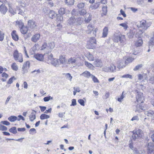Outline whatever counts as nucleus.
Listing matches in <instances>:
<instances>
[{"label":"nucleus","instance_id":"nucleus-1","mask_svg":"<svg viewBox=\"0 0 154 154\" xmlns=\"http://www.w3.org/2000/svg\"><path fill=\"white\" fill-rule=\"evenodd\" d=\"M132 138L134 140H137L140 139L143 136V133L142 130L138 129L136 131H134L133 132Z\"/></svg>","mask_w":154,"mask_h":154},{"label":"nucleus","instance_id":"nucleus-2","mask_svg":"<svg viewBox=\"0 0 154 154\" xmlns=\"http://www.w3.org/2000/svg\"><path fill=\"white\" fill-rule=\"evenodd\" d=\"M13 55L14 59L16 61L20 63L23 62V55L21 53H19L17 50L14 51Z\"/></svg>","mask_w":154,"mask_h":154},{"label":"nucleus","instance_id":"nucleus-3","mask_svg":"<svg viewBox=\"0 0 154 154\" xmlns=\"http://www.w3.org/2000/svg\"><path fill=\"white\" fill-rule=\"evenodd\" d=\"M137 26L138 28H141L143 30L145 31L150 26V24L146 22V20H142L140 21L139 23L137 24Z\"/></svg>","mask_w":154,"mask_h":154},{"label":"nucleus","instance_id":"nucleus-4","mask_svg":"<svg viewBox=\"0 0 154 154\" xmlns=\"http://www.w3.org/2000/svg\"><path fill=\"white\" fill-rule=\"evenodd\" d=\"M82 21L80 18L75 19L74 17H72L68 20V23L71 25H73L75 23L76 25H80Z\"/></svg>","mask_w":154,"mask_h":154},{"label":"nucleus","instance_id":"nucleus-5","mask_svg":"<svg viewBox=\"0 0 154 154\" xmlns=\"http://www.w3.org/2000/svg\"><path fill=\"white\" fill-rule=\"evenodd\" d=\"M95 37L93 36L87 42V47L89 49H93L95 46L96 44Z\"/></svg>","mask_w":154,"mask_h":154},{"label":"nucleus","instance_id":"nucleus-6","mask_svg":"<svg viewBox=\"0 0 154 154\" xmlns=\"http://www.w3.org/2000/svg\"><path fill=\"white\" fill-rule=\"evenodd\" d=\"M88 29L86 30L87 33L90 34L92 32L93 34L92 36L93 37H96V33L97 31L96 29L94 28V25L91 24H89L87 27Z\"/></svg>","mask_w":154,"mask_h":154},{"label":"nucleus","instance_id":"nucleus-7","mask_svg":"<svg viewBox=\"0 0 154 154\" xmlns=\"http://www.w3.org/2000/svg\"><path fill=\"white\" fill-rule=\"evenodd\" d=\"M148 154H154V145L151 143H149L148 145Z\"/></svg>","mask_w":154,"mask_h":154},{"label":"nucleus","instance_id":"nucleus-8","mask_svg":"<svg viewBox=\"0 0 154 154\" xmlns=\"http://www.w3.org/2000/svg\"><path fill=\"white\" fill-rule=\"evenodd\" d=\"M136 98L138 103H143L144 97L143 96V94L141 92H137V94L136 96Z\"/></svg>","mask_w":154,"mask_h":154},{"label":"nucleus","instance_id":"nucleus-9","mask_svg":"<svg viewBox=\"0 0 154 154\" xmlns=\"http://www.w3.org/2000/svg\"><path fill=\"white\" fill-rule=\"evenodd\" d=\"M36 26L35 22L32 20H29L28 22V27L31 29H34Z\"/></svg>","mask_w":154,"mask_h":154},{"label":"nucleus","instance_id":"nucleus-10","mask_svg":"<svg viewBox=\"0 0 154 154\" xmlns=\"http://www.w3.org/2000/svg\"><path fill=\"white\" fill-rule=\"evenodd\" d=\"M8 9L5 6V4H2L0 6V11L3 14H5L7 12Z\"/></svg>","mask_w":154,"mask_h":154},{"label":"nucleus","instance_id":"nucleus-11","mask_svg":"<svg viewBox=\"0 0 154 154\" xmlns=\"http://www.w3.org/2000/svg\"><path fill=\"white\" fill-rule=\"evenodd\" d=\"M44 55L42 54H34L33 57L37 60L43 61H44Z\"/></svg>","mask_w":154,"mask_h":154},{"label":"nucleus","instance_id":"nucleus-12","mask_svg":"<svg viewBox=\"0 0 154 154\" xmlns=\"http://www.w3.org/2000/svg\"><path fill=\"white\" fill-rule=\"evenodd\" d=\"M126 63L123 60H120L118 61L117 63V68L119 70L120 69H122L125 67V64Z\"/></svg>","mask_w":154,"mask_h":154},{"label":"nucleus","instance_id":"nucleus-13","mask_svg":"<svg viewBox=\"0 0 154 154\" xmlns=\"http://www.w3.org/2000/svg\"><path fill=\"white\" fill-rule=\"evenodd\" d=\"M36 111L35 110H32V111L29 116V119L31 122H32L36 118Z\"/></svg>","mask_w":154,"mask_h":154},{"label":"nucleus","instance_id":"nucleus-14","mask_svg":"<svg viewBox=\"0 0 154 154\" xmlns=\"http://www.w3.org/2000/svg\"><path fill=\"white\" fill-rule=\"evenodd\" d=\"M12 38L15 41H17L19 39V37L16 33L15 30H13L11 33Z\"/></svg>","mask_w":154,"mask_h":154},{"label":"nucleus","instance_id":"nucleus-15","mask_svg":"<svg viewBox=\"0 0 154 154\" xmlns=\"http://www.w3.org/2000/svg\"><path fill=\"white\" fill-rule=\"evenodd\" d=\"M108 33V28L107 26L105 27L103 29L102 37L105 38L107 37Z\"/></svg>","mask_w":154,"mask_h":154},{"label":"nucleus","instance_id":"nucleus-16","mask_svg":"<svg viewBox=\"0 0 154 154\" xmlns=\"http://www.w3.org/2000/svg\"><path fill=\"white\" fill-rule=\"evenodd\" d=\"M76 61V58L75 57H72L69 58L67 61L68 64H73L75 63Z\"/></svg>","mask_w":154,"mask_h":154},{"label":"nucleus","instance_id":"nucleus-17","mask_svg":"<svg viewBox=\"0 0 154 154\" xmlns=\"http://www.w3.org/2000/svg\"><path fill=\"white\" fill-rule=\"evenodd\" d=\"M48 52H50L51 51V49L54 48L55 46L54 42H50L47 44Z\"/></svg>","mask_w":154,"mask_h":154},{"label":"nucleus","instance_id":"nucleus-18","mask_svg":"<svg viewBox=\"0 0 154 154\" xmlns=\"http://www.w3.org/2000/svg\"><path fill=\"white\" fill-rule=\"evenodd\" d=\"M40 36L39 34H36L32 36L31 38V40L34 42H36L39 39Z\"/></svg>","mask_w":154,"mask_h":154},{"label":"nucleus","instance_id":"nucleus-19","mask_svg":"<svg viewBox=\"0 0 154 154\" xmlns=\"http://www.w3.org/2000/svg\"><path fill=\"white\" fill-rule=\"evenodd\" d=\"M92 75V74H91L89 72L87 71H85L82 74H80L81 76H83L85 77H86L88 78L91 77Z\"/></svg>","mask_w":154,"mask_h":154},{"label":"nucleus","instance_id":"nucleus-20","mask_svg":"<svg viewBox=\"0 0 154 154\" xmlns=\"http://www.w3.org/2000/svg\"><path fill=\"white\" fill-rule=\"evenodd\" d=\"M100 5V2H97L94 5H91L89 7V9L91 10L96 9L99 7Z\"/></svg>","mask_w":154,"mask_h":154},{"label":"nucleus","instance_id":"nucleus-21","mask_svg":"<svg viewBox=\"0 0 154 154\" xmlns=\"http://www.w3.org/2000/svg\"><path fill=\"white\" fill-rule=\"evenodd\" d=\"M94 65L96 67H100L102 66V63L100 60L96 59L95 61Z\"/></svg>","mask_w":154,"mask_h":154},{"label":"nucleus","instance_id":"nucleus-22","mask_svg":"<svg viewBox=\"0 0 154 154\" xmlns=\"http://www.w3.org/2000/svg\"><path fill=\"white\" fill-rule=\"evenodd\" d=\"M50 63L55 66H58L59 65V62L58 59L54 58L51 62Z\"/></svg>","mask_w":154,"mask_h":154},{"label":"nucleus","instance_id":"nucleus-23","mask_svg":"<svg viewBox=\"0 0 154 154\" xmlns=\"http://www.w3.org/2000/svg\"><path fill=\"white\" fill-rule=\"evenodd\" d=\"M59 60L60 63L61 64H65L66 61L65 57L62 55L60 56Z\"/></svg>","mask_w":154,"mask_h":154},{"label":"nucleus","instance_id":"nucleus-24","mask_svg":"<svg viewBox=\"0 0 154 154\" xmlns=\"http://www.w3.org/2000/svg\"><path fill=\"white\" fill-rule=\"evenodd\" d=\"M75 0H65V3L69 6H71L74 3Z\"/></svg>","mask_w":154,"mask_h":154},{"label":"nucleus","instance_id":"nucleus-25","mask_svg":"<svg viewBox=\"0 0 154 154\" xmlns=\"http://www.w3.org/2000/svg\"><path fill=\"white\" fill-rule=\"evenodd\" d=\"M145 114L149 116L152 117L154 114V112L152 110H149L145 111Z\"/></svg>","mask_w":154,"mask_h":154},{"label":"nucleus","instance_id":"nucleus-26","mask_svg":"<svg viewBox=\"0 0 154 154\" xmlns=\"http://www.w3.org/2000/svg\"><path fill=\"white\" fill-rule=\"evenodd\" d=\"M28 28V27L23 26L20 28V31L22 34H25L27 32Z\"/></svg>","mask_w":154,"mask_h":154},{"label":"nucleus","instance_id":"nucleus-27","mask_svg":"<svg viewBox=\"0 0 154 154\" xmlns=\"http://www.w3.org/2000/svg\"><path fill=\"white\" fill-rule=\"evenodd\" d=\"M109 69L110 72H114L116 71V67L113 64H111Z\"/></svg>","mask_w":154,"mask_h":154},{"label":"nucleus","instance_id":"nucleus-28","mask_svg":"<svg viewBox=\"0 0 154 154\" xmlns=\"http://www.w3.org/2000/svg\"><path fill=\"white\" fill-rule=\"evenodd\" d=\"M16 26H18L20 28L24 26L23 23L21 20L17 21L16 22Z\"/></svg>","mask_w":154,"mask_h":154},{"label":"nucleus","instance_id":"nucleus-29","mask_svg":"<svg viewBox=\"0 0 154 154\" xmlns=\"http://www.w3.org/2000/svg\"><path fill=\"white\" fill-rule=\"evenodd\" d=\"M47 48H48L47 43H45L42 46L41 50H45V51L47 53H48L49 52H48V50Z\"/></svg>","mask_w":154,"mask_h":154},{"label":"nucleus","instance_id":"nucleus-30","mask_svg":"<svg viewBox=\"0 0 154 154\" xmlns=\"http://www.w3.org/2000/svg\"><path fill=\"white\" fill-rule=\"evenodd\" d=\"M56 15L57 14L53 11H51L49 14V17L51 19H53L55 17Z\"/></svg>","mask_w":154,"mask_h":154},{"label":"nucleus","instance_id":"nucleus-31","mask_svg":"<svg viewBox=\"0 0 154 154\" xmlns=\"http://www.w3.org/2000/svg\"><path fill=\"white\" fill-rule=\"evenodd\" d=\"M58 12L60 15L65 14L66 13V9L63 8H61L59 9Z\"/></svg>","mask_w":154,"mask_h":154},{"label":"nucleus","instance_id":"nucleus-32","mask_svg":"<svg viewBox=\"0 0 154 154\" xmlns=\"http://www.w3.org/2000/svg\"><path fill=\"white\" fill-rule=\"evenodd\" d=\"M119 41L121 43H123L125 41V35H119Z\"/></svg>","mask_w":154,"mask_h":154},{"label":"nucleus","instance_id":"nucleus-33","mask_svg":"<svg viewBox=\"0 0 154 154\" xmlns=\"http://www.w3.org/2000/svg\"><path fill=\"white\" fill-rule=\"evenodd\" d=\"M119 41L121 43H123L125 41V35H119Z\"/></svg>","mask_w":154,"mask_h":154},{"label":"nucleus","instance_id":"nucleus-34","mask_svg":"<svg viewBox=\"0 0 154 154\" xmlns=\"http://www.w3.org/2000/svg\"><path fill=\"white\" fill-rule=\"evenodd\" d=\"M17 117L15 116H12L8 118V119L11 122H14L17 120Z\"/></svg>","mask_w":154,"mask_h":154},{"label":"nucleus","instance_id":"nucleus-35","mask_svg":"<svg viewBox=\"0 0 154 154\" xmlns=\"http://www.w3.org/2000/svg\"><path fill=\"white\" fill-rule=\"evenodd\" d=\"M144 31L143 30H139L135 35L136 37L137 38H141L142 34L144 32Z\"/></svg>","mask_w":154,"mask_h":154},{"label":"nucleus","instance_id":"nucleus-36","mask_svg":"<svg viewBox=\"0 0 154 154\" xmlns=\"http://www.w3.org/2000/svg\"><path fill=\"white\" fill-rule=\"evenodd\" d=\"M9 131L14 134H16L17 133L16 128L15 127H12L9 130Z\"/></svg>","mask_w":154,"mask_h":154},{"label":"nucleus","instance_id":"nucleus-37","mask_svg":"<svg viewBox=\"0 0 154 154\" xmlns=\"http://www.w3.org/2000/svg\"><path fill=\"white\" fill-rule=\"evenodd\" d=\"M50 116L45 114H42L40 116V118L42 120L46 119L49 118Z\"/></svg>","mask_w":154,"mask_h":154},{"label":"nucleus","instance_id":"nucleus-38","mask_svg":"<svg viewBox=\"0 0 154 154\" xmlns=\"http://www.w3.org/2000/svg\"><path fill=\"white\" fill-rule=\"evenodd\" d=\"M143 44V40L142 39H139L136 42L135 45L137 47L140 46Z\"/></svg>","mask_w":154,"mask_h":154},{"label":"nucleus","instance_id":"nucleus-39","mask_svg":"<svg viewBox=\"0 0 154 154\" xmlns=\"http://www.w3.org/2000/svg\"><path fill=\"white\" fill-rule=\"evenodd\" d=\"M54 58H53V55L52 54H50L48 55V60H47V62L48 63H50L52 61Z\"/></svg>","mask_w":154,"mask_h":154},{"label":"nucleus","instance_id":"nucleus-40","mask_svg":"<svg viewBox=\"0 0 154 154\" xmlns=\"http://www.w3.org/2000/svg\"><path fill=\"white\" fill-rule=\"evenodd\" d=\"M79 15L84 16L87 13L86 11L84 9H83L79 11Z\"/></svg>","mask_w":154,"mask_h":154},{"label":"nucleus","instance_id":"nucleus-41","mask_svg":"<svg viewBox=\"0 0 154 154\" xmlns=\"http://www.w3.org/2000/svg\"><path fill=\"white\" fill-rule=\"evenodd\" d=\"M30 63L29 61L26 62L23 65V68H26L28 69L29 67Z\"/></svg>","mask_w":154,"mask_h":154},{"label":"nucleus","instance_id":"nucleus-42","mask_svg":"<svg viewBox=\"0 0 154 154\" xmlns=\"http://www.w3.org/2000/svg\"><path fill=\"white\" fill-rule=\"evenodd\" d=\"M12 69L14 71H17L18 69V67L16 63H13L11 66Z\"/></svg>","mask_w":154,"mask_h":154},{"label":"nucleus","instance_id":"nucleus-43","mask_svg":"<svg viewBox=\"0 0 154 154\" xmlns=\"http://www.w3.org/2000/svg\"><path fill=\"white\" fill-rule=\"evenodd\" d=\"M93 82L95 83H99V81L98 79L94 75H92L91 77Z\"/></svg>","mask_w":154,"mask_h":154},{"label":"nucleus","instance_id":"nucleus-44","mask_svg":"<svg viewBox=\"0 0 154 154\" xmlns=\"http://www.w3.org/2000/svg\"><path fill=\"white\" fill-rule=\"evenodd\" d=\"M71 14L72 15L74 16H79V11H77L75 9H73L71 12Z\"/></svg>","mask_w":154,"mask_h":154},{"label":"nucleus","instance_id":"nucleus-45","mask_svg":"<svg viewBox=\"0 0 154 154\" xmlns=\"http://www.w3.org/2000/svg\"><path fill=\"white\" fill-rule=\"evenodd\" d=\"M88 60L90 61H93L94 60V58L93 56V55L90 53H89V54L88 55L87 57Z\"/></svg>","mask_w":154,"mask_h":154},{"label":"nucleus","instance_id":"nucleus-46","mask_svg":"<svg viewBox=\"0 0 154 154\" xmlns=\"http://www.w3.org/2000/svg\"><path fill=\"white\" fill-rule=\"evenodd\" d=\"M85 65L89 68H91L93 67V65L88 62L85 61Z\"/></svg>","mask_w":154,"mask_h":154},{"label":"nucleus","instance_id":"nucleus-47","mask_svg":"<svg viewBox=\"0 0 154 154\" xmlns=\"http://www.w3.org/2000/svg\"><path fill=\"white\" fill-rule=\"evenodd\" d=\"M103 14L105 15H106L107 12V7L106 6H103L102 8Z\"/></svg>","mask_w":154,"mask_h":154},{"label":"nucleus","instance_id":"nucleus-48","mask_svg":"<svg viewBox=\"0 0 154 154\" xmlns=\"http://www.w3.org/2000/svg\"><path fill=\"white\" fill-rule=\"evenodd\" d=\"M134 59V58L132 57H130L126 59V60L125 61V62L126 63H130L133 61Z\"/></svg>","mask_w":154,"mask_h":154},{"label":"nucleus","instance_id":"nucleus-49","mask_svg":"<svg viewBox=\"0 0 154 154\" xmlns=\"http://www.w3.org/2000/svg\"><path fill=\"white\" fill-rule=\"evenodd\" d=\"M65 76L66 79L69 80L70 81H71L72 79V76L69 73H66L65 75Z\"/></svg>","mask_w":154,"mask_h":154},{"label":"nucleus","instance_id":"nucleus-50","mask_svg":"<svg viewBox=\"0 0 154 154\" xmlns=\"http://www.w3.org/2000/svg\"><path fill=\"white\" fill-rule=\"evenodd\" d=\"M151 45H154V35L152 37H151L149 40V46H150Z\"/></svg>","mask_w":154,"mask_h":154},{"label":"nucleus","instance_id":"nucleus-51","mask_svg":"<svg viewBox=\"0 0 154 154\" xmlns=\"http://www.w3.org/2000/svg\"><path fill=\"white\" fill-rule=\"evenodd\" d=\"M91 20V15L89 14L87 18H85V22L88 23L90 22Z\"/></svg>","mask_w":154,"mask_h":154},{"label":"nucleus","instance_id":"nucleus-52","mask_svg":"<svg viewBox=\"0 0 154 154\" xmlns=\"http://www.w3.org/2000/svg\"><path fill=\"white\" fill-rule=\"evenodd\" d=\"M50 99H53V97H51L50 96H49V97H45L43 99L44 100L45 102L48 101Z\"/></svg>","mask_w":154,"mask_h":154},{"label":"nucleus","instance_id":"nucleus-53","mask_svg":"<svg viewBox=\"0 0 154 154\" xmlns=\"http://www.w3.org/2000/svg\"><path fill=\"white\" fill-rule=\"evenodd\" d=\"M142 66L143 65L142 64L138 65L135 67L134 69L133 70L134 71L138 70L140 68L142 67Z\"/></svg>","mask_w":154,"mask_h":154},{"label":"nucleus","instance_id":"nucleus-54","mask_svg":"<svg viewBox=\"0 0 154 154\" xmlns=\"http://www.w3.org/2000/svg\"><path fill=\"white\" fill-rule=\"evenodd\" d=\"M134 34L132 31H130L128 33L127 35L129 38H133Z\"/></svg>","mask_w":154,"mask_h":154},{"label":"nucleus","instance_id":"nucleus-55","mask_svg":"<svg viewBox=\"0 0 154 154\" xmlns=\"http://www.w3.org/2000/svg\"><path fill=\"white\" fill-rule=\"evenodd\" d=\"M85 5L84 3H81L78 4L77 7L79 8H82L84 7Z\"/></svg>","mask_w":154,"mask_h":154},{"label":"nucleus","instance_id":"nucleus-56","mask_svg":"<svg viewBox=\"0 0 154 154\" xmlns=\"http://www.w3.org/2000/svg\"><path fill=\"white\" fill-rule=\"evenodd\" d=\"M119 25L120 26H121L123 27L124 29H126L128 27V26L126 23H121Z\"/></svg>","mask_w":154,"mask_h":154},{"label":"nucleus","instance_id":"nucleus-57","mask_svg":"<svg viewBox=\"0 0 154 154\" xmlns=\"http://www.w3.org/2000/svg\"><path fill=\"white\" fill-rule=\"evenodd\" d=\"M119 35L118 36H115L113 38V41L114 42H118L119 41Z\"/></svg>","mask_w":154,"mask_h":154},{"label":"nucleus","instance_id":"nucleus-58","mask_svg":"<svg viewBox=\"0 0 154 154\" xmlns=\"http://www.w3.org/2000/svg\"><path fill=\"white\" fill-rule=\"evenodd\" d=\"M16 79L15 78H14V77H11V78H10L8 81L7 82V84H10L11 83H12L13 82V80H15Z\"/></svg>","mask_w":154,"mask_h":154},{"label":"nucleus","instance_id":"nucleus-59","mask_svg":"<svg viewBox=\"0 0 154 154\" xmlns=\"http://www.w3.org/2000/svg\"><path fill=\"white\" fill-rule=\"evenodd\" d=\"M0 130L2 131H6L7 130V128L5 126L0 125Z\"/></svg>","mask_w":154,"mask_h":154},{"label":"nucleus","instance_id":"nucleus-60","mask_svg":"<svg viewBox=\"0 0 154 154\" xmlns=\"http://www.w3.org/2000/svg\"><path fill=\"white\" fill-rule=\"evenodd\" d=\"M122 78H129L130 79H132V76L131 75L129 74H126L123 75L122 77Z\"/></svg>","mask_w":154,"mask_h":154},{"label":"nucleus","instance_id":"nucleus-61","mask_svg":"<svg viewBox=\"0 0 154 154\" xmlns=\"http://www.w3.org/2000/svg\"><path fill=\"white\" fill-rule=\"evenodd\" d=\"M0 123L6 125H10V122L7 121H2Z\"/></svg>","mask_w":154,"mask_h":154},{"label":"nucleus","instance_id":"nucleus-62","mask_svg":"<svg viewBox=\"0 0 154 154\" xmlns=\"http://www.w3.org/2000/svg\"><path fill=\"white\" fill-rule=\"evenodd\" d=\"M78 102L82 106H85V102L82 99H79L78 100Z\"/></svg>","mask_w":154,"mask_h":154},{"label":"nucleus","instance_id":"nucleus-63","mask_svg":"<svg viewBox=\"0 0 154 154\" xmlns=\"http://www.w3.org/2000/svg\"><path fill=\"white\" fill-rule=\"evenodd\" d=\"M63 17L61 15H57V20L59 21H62L63 20Z\"/></svg>","mask_w":154,"mask_h":154},{"label":"nucleus","instance_id":"nucleus-64","mask_svg":"<svg viewBox=\"0 0 154 154\" xmlns=\"http://www.w3.org/2000/svg\"><path fill=\"white\" fill-rule=\"evenodd\" d=\"M149 82L152 84H154V77H151L149 79Z\"/></svg>","mask_w":154,"mask_h":154}]
</instances>
